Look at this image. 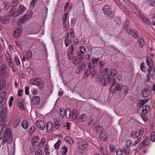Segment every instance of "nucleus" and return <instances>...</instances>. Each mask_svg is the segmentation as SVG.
Returning a JSON list of instances; mask_svg holds the SVG:
<instances>
[{"label":"nucleus","mask_w":155,"mask_h":155,"mask_svg":"<svg viewBox=\"0 0 155 155\" xmlns=\"http://www.w3.org/2000/svg\"><path fill=\"white\" fill-rule=\"evenodd\" d=\"M90 71L89 69H87L84 71V77L87 78L90 74Z\"/></svg>","instance_id":"obj_42"},{"label":"nucleus","mask_w":155,"mask_h":155,"mask_svg":"<svg viewBox=\"0 0 155 155\" xmlns=\"http://www.w3.org/2000/svg\"><path fill=\"white\" fill-rule=\"evenodd\" d=\"M38 0H32L30 4V7L33 8L35 6V3L37 2Z\"/></svg>","instance_id":"obj_59"},{"label":"nucleus","mask_w":155,"mask_h":155,"mask_svg":"<svg viewBox=\"0 0 155 155\" xmlns=\"http://www.w3.org/2000/svg\"><path fill=\"white\" fill-rule=\"evenodd\" d=\"M40 98L39 96H33L31 98V104L34 105H38L40 104Z\"/></svg>","instance_id":"obj_6"},{"label":"nucleus","mask_w":155,"mask_h":155,"mask_svg":"<svg viewBox=\"0 0 155 155\" xmlns=\"http://www.w3.org/2000/svg\"><path fill=\"white\" fill-rule=\"evenodd\" d=\"M7 112V108L6 106L0 107V118H2L1 120L2 121L1 126H3V127L0 133V140H2L3 137V139L2 142V144L3 145L7 143L10 144L12 141V137L11 129L6 128L4 130V128L6 124L5 120Z\"/></svg>","instance_id":"obj_1"},{"label":"nucleus","mask_w":155,"mask_h":155,"mask_svg":"<svg viewBox=\"0 0 155 155\" xmlns=\"http://www.w3.org/2000/svg\"><path fill=\"white\" fill-rule=\"evenodd\" d=\"M32 13L31 11L27 12L24 15L20 18L18 20L17 23L19 25H21L24 22L25 20L30 18L32 16Z\"/></svg>","instance_id":"obj_4"},{"label":"nucleus","mask_w":155,"mask_h":155,"mask_svg":"<svg viewBox=\"0 0 155 155\" xmlns=\"http://www.w3.org/2000/svg\"><path fill=\"white\" fill-rule=\"evenodd\" d=\"M150 140L149 138L147 137H146V138L141 143H140L139 145L140 147L145 146L148 145L149 143Z\"/></svg>","instance_id":"obj_22"},{"label":"nucleus","mask_w":155,"mask_h":155,"mask_svg":"<svg viewBox=\"0 0 155 155\" xmlns=\"http://www.w3.org/2000/svg\"><path fill=\"white\" fill-rule=\"evenodd\" d=\"M127 33L129 35H132V36L134 38H136L137 36V31L135 29L133 30L130 29L129 31H127Z\"/></svg>","instance_id":"obj_17"},{"label":"nucleus","mask_w":155,"mask_h":155,"mask_svg":"<svg viewBox=\"0 0 155 155\" xmlns=\"http://www.w3.org/2000/svg\"><path fill=\"white\" fill-rule=\"evenodd\" d=\"M114 15V12L112 11L109 6L107 5V19H110L113 18Z\"/></svg>","instance_id":"obj_9"},{"label":"nucleus","mask_w":155,"mask_h":155,"mask_svg":"<svg viewBox=\"0 0 155 155\" xmlns=\"http://www.w3.org/2000/svg\"><path fill=\"white\" fill-rule=\"evenodd\" d=\"M64 140L68 143L71 144L74 142L73 140L69 137H66L64 138Z\"/></svg>","instance_id":"obj_31"},{"label":"nucleus","mask_w":155,"mask_h":155,"mask_svg":"<svg viewBox=\"0 0 155 155\" xmlns=\"http://www.w3.org/2000/svg\"><path fill=\"white\" fill-rule=\"evenodd\" d=\"M110 83L111 84V86L110 87V91L112 93H114L115 92V87H113V85L116 83V80L114 78H111L110 79Z\"/></svg>","instance_id":"obj_10"},{"label":"nucleus","mask_w":155,"mask_h":155,"mask_svg":"<svg viewBox=\"0 0 155 155\" xmlns=\"http://www.w3.org/2000/svg\"><path fill=\"white\" fill-rule=\"evenodd\" d=\"M78 147V151L80 153H84L86 149L89 146L88 143L86 141L81 140L78 142L77 143Z\"/></svg>","instance_id":"obj_2"},{"label":"nucleus","mask_w":155,"mask_h":155,"mask_svg":"<svg viewBox=\"0 0 155 155\" xmlns=\"http://www.w3.org/2000/svg\"><path fill=\"white\" fill-rule=\"evenodd\" d=\"M28 131L30 134L34 133L35 131V127L33 126H31L29 128Z\"/></svg>","instance_id":"obj_44"},{"label":"nucleus","mask_w":155,"mask_h":155,"mask_svg":"<svg viewBox=\"0 0 155 155\" xmlns=\"http://www.w3.org/2000/svg\"><path fill=\"white\" fill-rule=\"evenodd\" d=\"M112 122V118L109 115H107V123H108V125L110 126Z\"/></svg>","instance_id":"obj_40"},{"label":"nucleus","mask_w":155,"mask_h":155,"mask_svg":"<svg viewBox=\"0 0 155 155\" xmlns=\"http://www.w3.org/2000/svg\"><path fill=\"white\" fill-rule=\"evenodd\" d=\"M3 5L5 10H7L10 6V4L8 2H4L3 4Z\"/></svg>","instance_id":"obj_39"},{"label":"nucleus","mask_w":155,"mask_h":155,"mask_svg":"<svg viewBox=\"0 0 155 155\" xmlns=\"http://www.w3.org/2000/svg\"><path fill=\"white\" fill-rule=\"evenodd\" d=\"M35 85L38 86L39 88L41 89L44 87V83L41 79L36 78Z\"/></svg>","instance_id":"obj_12"},{"label":"nucleus","mask_w":155,"mask_h":155,"mask_svg":"<svg viewBox=\"0 0 155 155\" xmlns=\"http://www.w3.org/2000/svg\"><path fill=\"white\" fill-rule=\"evenodd\" d=\"M39 140V138L38 136H35L34 137L31 142V143L33 146H35L36 145Z\"/></svg>","instance_id":"obj_25"},{"label":"nucleus","mask_w":155,"mask_h":155,"mask_svg":"<svg viewBox=\"0 0 155 155\" xmlns=\"http://www.w3.org/2000/svg\"><path fill=\"white\" fill-rule=\"evenodd\" d=\"M71 111L70 108H67L66 111V117L68 118H69L71 117Z\"/></svg>","instance_id":"obj_37"},{"label":"nucleus","mask_w":155,"mask_h":155,"mask_svg":"<svg viewBox=\"0 0 155 155\" xmlns=\"http://www.w3.org/2000/svg\"><path fill=\"white\" fill-rule=\"evenodd\" d=\"M142 140V138H137V140L135 141L133 143V145L134 146H135L136 144L139 143Z\"/></svg>","instance_id":"obj_54"},{"label":"nucleus","mask_w":155,"mask_h":155,"mask_svg":"<svg viewBox=\"0 0 155 155\" xmlns=\"http://www.w3.org/2000/svg\"><path fill=\"white\" fill-rule=\"evenodd\" d=\"M18 105L19 108L20 109L22 110H24V107L21 101H20V102L18 101Z\"/></svg>","instance_id":"obj_51"},{"label":"nucleus","mask_w":155,"mask_h":155,"mask_svg":"<svg viewBox=\"0 0 155 155\" xmlns=\"http://www.w3.org/2000/svg\"><path fill=\"white\" fill-rule=\"evenodd\" d=\"M138 41L139 43V45L141 48H142L144 44V42L143 38L141 37H139L138 39Z\"/></svg>","instance_id":"obj_24"},{"label":"nucleus","mask_w":155,"mask_h":155,"mask_svg":"<svg viewBox=\"0 0 155 155\" xmlns=\"http://www.w3.org/2000/svg\"><path fill=\"white\" fill-rule=\"evenodd\" d=\"M26 60H28L31 59L32 57V52L30 50L28 51L26 55H25Z\"/></svg>","instance_id":"obj_27"},{"label":"nucleus","mask_w":155,"mask_h":155,"mask_svg":"<svg viewBox=\"0 0 155 155\" xmlns=\"http://www.w3.org/2000/svg\"><path fill=\"white\" fill-rule=\"evenodd\" d=\"M99 60V59L98 58H92V61L94 64H96Z\"/></svg>","instance_id":"obj_60"},{"label":"nucleus","mask_w":155,"mask_h":155,"mask_svg":"<svg viewBox=\"0 0 155 155\" xmlns=\"http://www.w3.org/2000/svg\"><path fill=\"white\" fill-rule=\"evenodd\" d=\"M101 72L102 73H104V75L101 77V84L102 86H105L106 85V78L105 75H107V68H104Z\"/></svg>","instance_id":"obj_8"},{"label":"nucleus","mask_w":155,"mask_h":155,"mask_svg":"<svg viewBox=\"0 0 155 155\" xmlns=\"http://www.w3.org/2000/svg\"><path fill=\"white\" fill-rule=\"evenodd\" d=\"M62 154L63 155L66 154L68 150L67 148L64 146L62 147Z\"/></svg>","instance_id":"obj_46"},{"label":"nucleus","mask_w":155,"mask_h":155,"mask_svg":"<svg viewBox=\"0 0 155 155\" xmlns=\"http://www.w3.org/2000/svg\"><path fill=\"white\" fill-rule=\"evenodd\" d=\"M144 129L143 128L140 129L138 131L135 132V135L134 136L135 138H138L139 137L141 138V137L143 133Z\"/></svg>","instance_id":"obj_18"},{"label":"nucleus","mask_w":155,"mask_h":155,"mask_svg":"<svg viewBox=\"0 0 155 155\" xmlns=\"http://www.w3.org/2000/svg\"><path fill=\"white\" fill-rule=\"evenodd\" d=\"M109 150L111 152H113L115 150L114 146L113 144H110L109 146Z\"/></svg>","instance_id":"obj_53"},{"label":"nucleus","mask_w":155,"mask_h":155,"mask_svg":"<svg viewBox=\"0 0 155 155\" xmlns=\"http://www.w3.org/2000/svg\"><path fill=\"white\" fill-rule=\"evenodd\" d=\"M80 63L81 64H79L77 69L76 72L77 73H78L80 71H82L85 68V63L83 62H81Z\"/></svg>","instance_id":"obj_20"},{"label":"nucleus","mask_w":155,"mask_h":155,"mask_svg":"<svg viewBox=\"0 0 155 155\" xmlns=\"http://www.w3.org/2000/svg\"><path fill=\"white\" fill-rule=\"evenodd\" d=\"M148 74L147 75L146 81L149 82L150 80V76H153L155 74V69L153 70L152 69L148 68Z\"/></svg>","instance_id":"obj_7"},{"label":"nucleus","mask_w":155,"mask_h":155,"mask_svg":"<svg viewBox=\"0 0 155 155\" xmlns=\"http://www.w3.org/2000/svg\"><path fill=\"white\" fill-rule=\"evenodd\" d=\"M20 121V119L19 118H17L16 119L15 121L13 126L14 128H16L19 125V123Z\"/></svg>","instance_id":"obj_32"},{"label":"nucleus","mask_w":155,"mask_h":155,"mask_svg":"<svg viewBox=\"0 0 155 155\" xmlns=\"http://www.w3.org/2000/svg\"><path fill=\"white\" fill-rule=\"evenodd\" d=\"M61 143V141L60 139H59L54 145V147L56 149H57L58 148Z\"/></svg>","instance_id":"obj_48"},{"label":"nucleus","mask_w":155,"mask_h":155,"mask_svg":"<svg viewBox=\"0 0 155 155\" xmlns=\"http://www.w3.org/2000/svg\"><path fill=\"white\" fill-rule=\"evenodd\" d=\"M148 100L147 99H144L141 101L139 104V106L140 107H142L145 103L147 102Z\"/></svg>","instance_id":"obj_45"},{"label":"nucleus","mask_w":155,"mask_h":155,"mask_svg":"<svg viewBox=\"0 0 155 155\" xmlns=\"http://www.w3.org/2000/svg\"><path fill=\"white\" fill-rule=\"evenodd\" d=\"M21 126L25 129H26L28 126V122L26 120H24L21 124Z\"/></svg>","instance_id":"obj_29"},{"label":"nucleus","mask_w":155,"mask_h":155,"mask_svg":"<svg viewBox=\"0 0 155 155\" xmlns=\"http://www.w3.org/2000/svg\"><path fill=\"white\" fill-rule=\"evenodd\" d=\"M67 15L68 13L67 12L65 13L63 15L62 18V20L63 21V24L64 25H65L66 24Z\"/></svg>","instance_id":"obj_36"},{"label":"nucleus","mask_w":155,"mask_h":155,"mask_svg":"<svg viewBox=\"0 0 155 155\" xmlns=\"http://www.w3.org/2000/svg\"><path fill=\"white\" fill-rule=\"evenodd\" d=\"M116 74V71L113 69H112L110 71V74L111 76L113 77L115 76Z\"/></svg>","instance_id":"obj_57"},{"label":"nucleus","mask_w":155,"mask_h":155,"mask_svg":"<svg viewBox=\"0 0 155 155\" xmlns=\"http://www.w3.org/2000/svg\"><path fill=\"white\" fill-rule=\"evenodd\" d=\"M66 111L65 109L63 108H61L60 110V114L62 117H64L65 115Z\"/></svg>","instance_id":"obj_35"},{"label":"nucleus","mask_w":155,"mask_h":155,"mask_svg":"<svg viewBox=\"0 0 155 155\" xmlns=\"http://www.w3.org/2000/svg\"><path fill=\"white\" fill-rule=\"evenodd\" d=\"M93 129L96 131H98L101 130V127L100 125H97L96 123L94 124L92 127Z\"/></svg>","instance_id":"obj_26"},{"label":"nucleus","mask_w":155,"mask_h":155,"mask_svg":"<svg viewBox=\"0 0 155 155\" xmlns=\"http://www.w3.org/2000/svg\"><path fill=\"white\" fill-rule=\"evenodd\" d=\"M53 124L51 122H48L46 124V128L48 132H50L53 129Z\"/></svg>","instance_id":"obj_19"},{"label":"nucleus","mask_w":155,"mask_h":155,"mask_svg":"<svg viewBox=\"0 0 155 155\" xmlns=\"http://www.w3.org/2000/svg\"><path fill=\"white\" fill-rule=\"evenodd\" d=\"M36 78H35L30 81L29 83L32 85H35Z\"/></svg>","instance_id":"obj_63"},{"label":"nucleus","mask_w":155,"mask_h":155,"mask_svg":"<svg viewBox=\"0 0 155 155\" xmlns=\"http://www.w3.org/2000/svg\"><path fill=\"white\" fill-rule=\"evenodd\" d=\"M116 90L118 91L120 90L122 88L121 84H120L117 83V85L115 87Z\"/></svg>","instance_id":"obj_47"},{"label":"nucleus","mask_w":155,"mask_h":155,"mask_svg":"<svg viewBox=\"0 0 155 155\" xmlns=\"http://www.w3.org/2000/svg\"><path fill=\"white\" fill-rule=\"evenodd\" d=\"M129 21L128 20H126L124 22L123 25L125 29H128L129 25Z\"/></svg>","instance_id":"obj_38"},{"label":"nucleus","mask_w":155,"mask_h":155,"mask_svg":"<svg viewBox=\"0 0 155 155\" xmlns=\"http://www.w3.org/2000/svg\"><path fill=\"white\" fill-rule=\"evenodd\" d=\"M38 127L41 130H43L45 127L44 121L41 120H38L36 122Z\"/></svg>","instance_id":"obj_11"},{"label":"nucleus","mask_w":155,"mask_h":155,"mask_svg":"<svg viewBox=\"0 0 155 155\" xmlns=\"http://www.w3.org/2000/svg\"><path fill=\"white\" fill-rule=\"evenodd\" d=\"M48 145H47L45 146V154L47 155H49L50 154V153L48 151Z\"/></svg>","instance_id":"obj_62"},{"label":"nucleus","mask_w":155,"mask_h":155,"mask_svg":"<svg viewBox=\"0 0 155 155\" xmlns=\"http://www.w3.org/2000/svg\"><path fill=\"white\" fill-rule=\"evenodd\" d=\"M21 31V29L20 28L15 29L13 33V36L15 38H17L20 35Z\"/></svg>","instance_id":"obj_16"},{"label":"nucleus","mask_w":155,"mask_h":155,"mask_svg":"<svg viewBox=\"0 0 155 155\" xmlns=\"http://www.w3.org/2000/svg\"><path fill=\"white\" fill-rule=\"evenodd\" d=\"M35 155H44V153L43 150L39 149L36 151Z\"/></svg>","instance_id":"obj_41"},{"label":"nucleus","mask_w":155,"mask_h":155,"mask_svg":"<svg viewBox=\"0 0 155 155\" xmlns=\"http://www.w3.org/2000/svg\"><path fill=\"white\" fill-rule=\"evenodd\" d=\"M146 66H145V64L143 62L142 63L140 66V70L143 72H145L146 71Z\"/></svg>","instance_id":"obj_43"},{"label":"nucleus","mask_w":155,"mask_h":155,"mask_svg":"<svg viewBox=\"0 0 155 155\" xmlns=\"http://www.w3.org/2000/svg\"><path fill=\"white\" fill-rule=\"evenodd\" d=\"M146 61L147 65L149 68L152 69L153 70L154 69H155L154 68L153 69V62L151 59L150 57H147Z\"/></svg>","instance_id":"obj_14"},{"label":"nucleus","mask_w":155,"mask_h":155,"mask_svg":"<svg viewBox=\"0 0 155 155\" xmlns=\"http://www.w3.org/2000/svg\"><path fill=\"white\" fill-rule=\"evenodd\" d=\"M116 153L117 155H122V151L120 149H118L116 150Z\"/></svg>","instance_id":"obj_61"},{"label":"nucleus","mask_w":155,"mask_h":155,"mask_svg":"<svg viewBox=\"0 0 155 155\" xmlns=\"http://www.w3.org/2000/svg\"><path fill=\"white\" fill-rule=\"evenodd\" d=\"M26 10V8L23 5H20L17 9L15 10L12 13L11 11H9V14L12 15V17H15L19 16L20 15L23 14Z\"/></svg>","instance_id":"obj_3"},{"label":"nucleus","mask_w":155,"mask_h":155,"mask_svg":"<svg viewBox=\"0 0 155 155\" xmlns=\"http://www.w3.org/2000/svg\"><path fill=\"white\" fill-rule=\"evenodd\" d=\"M147 2H148V4L150 5L153 6L155 5V0H147Z\"/></svg>","instance_id":"obj_55"},{"label":"nucleus","mask_w":155,"mask_h":155,"mask_svg":"<svg viewBox=\"0 0 155 155\" xmlns=\"http://www.w3.org/2000/svg\"><path fill=\"white\" fill-rule=\"evenodd\" d=\"M79 120L81 122L85 121L86 119V115L85 114H83L81 115L79 117Z\"/></svg>","instance_id":"obj_34"},{"label":"nucleus","mask_w":155,"mask_h":155,"mask_svg":"<svg viewBox=\"0 0 155 155\" xmlns=\"http://www.w3.org/2000/svg\"><path fill=\"white\" fill-rule=\"evenodd\" d=\"M72 59H73V64L74 65L78 64L79 63V62L77 61V56H73Z\"/></svg>","instance_id":"obj_50"},{"label":"nucleus","mask_w":155,"mask_h":155,"mask_svg":"<svg viewBox=\"0 0 155 155\" xmlns=\"http://www.w3.org/2000/svg\"><path fill=\"white\" fill-rule=\"evenodd\" d=\"M100 139L103 141H106L107 140V133L105 132H102L99 135Z\"/></svg>","instance_id":"obj_21"},{"label":"nucleus","mask_w":155,"mask_h":155,"mask_svg":"<svg viewBox=\"0 0 155 155\" xmlns=\"http://www.w3.org/2000/svg\"><path fill=\"white\" fill-rule=\"evenodd\" d=\"M12 16L10 14H9L7 16L3 17L0 20V22L3 24H6L8 23L9 22V17Z\"/></svg>","instance_id":"obj_13"},{"label":"nucleus","mask_w":155,"mask_h":155,"mask_svg":"<svg viewBox=\"0 0 155 155\" xmlns=\"http://www.w3.org/2000/svg\"><path fill=\"white\" fill-rule=\"evenodd\" d=\"M6 92L2 91L0 93V107L6 106L7 98L5 97Z\"/></svg>","instance_id":"obj_5"},{"label":"nucleus","mask_w":155,"mask_h":155,"mask_svg":"<svg viewBox=\"0 0 155 155\" xmlns=\"http://www.w3.org/2000/svg\"><path fill=\"white\" fill-rule=\"evenodd\" d=\"M149 94V91L147 88H145L142 92V97L144 98L148 97Z\"/></svg>","instance_id":"obj_23"},{"label":"nucleus","mask_w":155,"mask_h":155,"mask_svg":"<svg viewBox=\"0 0 155 155\" xmlns=\"http://www.w3.org/2000/svg\"><path fill=\"white\" fill-rule=\"evenodd\" d=\"M123 150L124 153L125 154L127 155L129 153L130 150L129 147L124 146L123 147Z\"/></svg>","instance_id":"obj_33"},{"label":"nucleus","mask_w":155,"mask_h":155,"mask_svg":"<svg viewBox=\"0 0 155 155\" xmlns=\"http://www.w3.org/2000/svg\"><path fill=\"white\" fill-rule=\"evenodd\" d=\"M7 70L6 64H2L0 67V76H2L5 72Z\"/></svg>","instance_id":"obj_15"},{"label":"nucleus","mask_w":155,"mask_h":155,"mask_svg":"<svg viewBox=\"0 0 155 155\" xmlns=\"http://www.w3.org/2000/svg\"><path fill=\"white\" fill-rule=\"evenodd\" d=\"M108 49L109 51L111 52H114L116 51V48L112 46H109Z\"/></svg>","instance_id":"obj_56"},{"label":"nucleus","mask_w":155,"mask_h":155,"mask_svg":"<svg viewBox=\"0 0 155 155\" xmlns=\"http://www.w3.org/2000/svg\"><path fill=\"white\" fill-rule=\"evenodd\" d=\"M5 81L4 80H2L0 81V87L2 88L4 86H5Z\"/></svg>","instance_id":"obj_64"},{"label":"nucleus","mask_w":155,"mask_h":155,"mask_svg":"<svg viewBox=\"0 0 155 155\" xmlns=\"http://www.w3.org/2000/svg\"><path fill=\"white\" fill-rule=\"evenodd\" d=\"M16 5V3H12V7L11 10L10 11L12 12V13L13 12L15 11L14 7L15 6L17 5Z\"/></svg>","instance_id":"obj_58"},{"label":"nucleus","mask_w":155,"mask_h":155,"mask_svg":"<svg viewBox=\"0 0 155 155\" xmlns=\"http://www.w3.org/2000/svg\"><path fill=\"white\" fill-rule=\"evenodd\" d=\"M151 140L153 142H155V132H152L151 134Z\"/></svg>","instance_id":"obj_49"},{"label":"nucleus","mask_w":155,"mask_h":155,"mask_svg":"<svg viewBox=\"0 0 155 155\" xmlns=\"http://www.w3.org/2000/svg\"><path fill=\"white\" fill-rule=\"evenodd\" d=\"M141 18H142V20L143 21V22L146 24L149 25L150 24V22L149 19L146 17H145L144 16H141Z\"/></svg>","instance_id":"obj_30"},{"label":"nucleus","mask_w":155,"mask_h":155,"mask_svg":"<svg viewBox=\"0 0 155 155\" xmlns=\"http://www.w3.org/2000/svg\"><path fill=\"white\" fill-rule=\"evenodd\" d=\"M77 111L76 109H74L72 111V118L73 120L75 119L78 120V116H77Z\"/></svg>","instance_id":"obj_28"},{"label":"nucleus","mask_w":155,"mask_h":155,"mask_svg":"<svg viewBox=\"0 0 155 155\" xmlns=\"http://www.w3.org/2000/svg\"><path fill=\"white\" fill-rule=\"evenodd\" d=\"M14 59L15 60L16 64L17 65H19L20 64L19 59L18 58V57L17 56H15Z\"/></svg>","instance_id":"obj_52"}]
</instances>
